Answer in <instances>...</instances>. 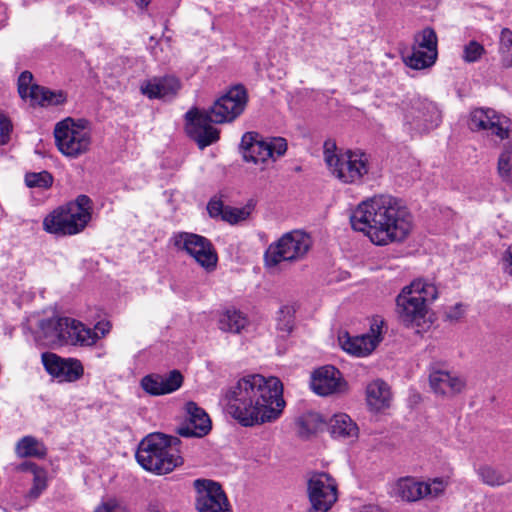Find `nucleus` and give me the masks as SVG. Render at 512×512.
I'll return each instance as SVG.
<instances>
[{
	"label": "nucleus",
	"mask_w": 512,
	"mask_h": 512,
	"mask_svg": "<svg viewBox=\"0 0 512 512\" xmlns=\"http://www.w3.org/2000/svg\"><path fill=\"white\" fill-rule=\"evenodd\" d=\"M225 399L229 414L245 427L275 421L285 406L281 381L260 374L240 378L228 389Z\"/></svg>",
	"instance_id": "f257e3e1"
},
{
	"label": "nucleus",
	"mask_w": 512,
	"mask_h": 512,
	"mask_svg": "<svg viewBox=\"0 0 512 512\" xmlns=\"http://www.w3.org/2000/svg\"><path fill=\"white\" fill-rule=\"evenodd\" d=\"M352 228L363 232L379 246L403 241L411 232L413 219L402 203L387 195L361 202L350 218Z\"/></svg>",
	"instance_id": "f03ea898"
},
{
	"label": "nucleus",
	"mask_w": 512,
	"mask_h": 512,
	"mask_svg": "<svg viewBox=\"0 0 512 512\" xmlns=\"http://www.w3.org/2000/svg\"><path fill=\"white\" fill-rule=\"evenodd\" d=\"M180 440L163 433H151L139 444L137 462L147 471L158 475L172 472L183 463L179 455Z\"/></svg>",
	"instance_id": "7ed1b4c3"
},
{
	"label": "nucleus",
	"mask_w": 512,
	"mask_h": 512,
	"mask_svg": "<svg viewBox=\"0 0 512 512\" xmlns=\"http://www.w3.org/2000/svg\"><path fill=\"white\" fill-rule=\"evenodd\" d=\"M438 297L434 284L422 279L403 287L396 297V314L406 328H420L426 321L428 305Z\"/></svg>",
	"instance_id": "20e7f679"
},
{
	"label": "nucleus",
	"mask_w": 512,
	"mask_h": 512,
	"mask_svg": "<svg viewBox=\"0 0 512 512\" xmlns=\"http://www.w3.org/2000/svg\"><path fill=\"white\" fill-rule=\"evenodd\" d=\"M92 201L79 195L74 201L59 206L43 219V230L56 236H71L82 232L91 220Z\"/></svg>",
	"instance_id": "39448f33"
},
{
	"label": "nucleus",
	"mask_w": 512,
	"mask_h": 512,
	"mask_svg": "<svg viewBox=\"0 0 512 512\" xmlns=\"http://www.w3.org/2000/svg\"><path fill=\"white\" fill-rule=\"evenodd\" d=\"M336 144L327 140L323 146L325 164L333 177L344 184H359L369 172L368 156L361 151L337 153Z\"/></svg>",
	"instance_id": "423d86ee"
},
{
	"label": "nucleus",
	"mask_w": 512,
	"mask_h": 512,
	"mask_svg": "<svg viewBox=\"0 0 512 512\" xmlns=\"http://www.w3.org/2000/svg\"><path fill=\"white\" fill-rule=\"evenodd\" d=\"M311 247L312 239L306 232L301 230L287 232L268 246L264 254L265 265L275 267L281 262L301 261Z\"/></svg>",
	"instance_id": "0eeeda50"
},
{
	"label": "nucleus",
	"mask_w": 512,
	"mask_h": 512,
	"mask_svg": "<svg viewBox=\"0 0 512 512\" xmlns=\"http://www.w3.org/2000/svg\"><path fill=\"white\" fill-rule=\"evenodd\" d=\"M54 138L58 150L73 159L87 153L92 144L91 133L82 121L76 122L69 117L56 124Z\"/></svg>",
	"instance_id": "6e6552de"
},
{
	"label": "nucleus",
	"mask_w": 512,
	"mask_h": 512,
	"mask_svg": "<svg viewBox=\"0 0 512 512\" xmlns=\"http://www.w3.org/2000/svg\"><path fill=\"white\" fill-rule=\"evenodd\" d=\"M241 149L246 162L264 165L268 160L275 161L287 151V142L282 137L260 139L255 132H246L241 139Z\"/></svg>",
	"instance_id": "1a4fd4ad"
},
{
	"label": "nucleus",
	"mask_w": 512,
	"mask_h": 512,
	"mask_svg": "<svg viewBox=\"0 0 512 512\" xmlns=\"http://www.w3.org/2000/svg\"><path fill=\"white\" fill-rule=\"evenodd\" d=\"M247 102L248 94L245 87L235 85L204 111L215 124L228 123L234 121L244 112Z\"/></svg>",
	"instance_id": "9d476101"
},
{
	"label": "nucleus",
	"mask_w": 512,
	"mask_h": 512,
	"mask_svg": "<svg viewBox=\"0 0 512 512\" xmlns=\"http://www.w3.org/2000/svg\"><path fill=\"white\" fill-rule=\"evenodd\" d=\"M171 241L177 250L185 251L207 271L215 269L217 254L207 238L194 233L177 232L173 234Z\"/></svg>",
	"instance_id": "9b49d317"
},
{
	"label": "nucleus",
	"mask_w": 512,
	"mask_h": 512,
	"mask_svg": "<svg viewBox=\"0 0 512 512\" xmlns=\"http://www.w3.org/2000/svg\"><path fill=\"white\" fill-rule=\"evenodd\" d=\"M447 486L448 480L440 477L427 482L416 481L407 477L397 481L395 491L402 500L416 502L421 499H435L441 496Z\"/></svg>",
	"instance_id": "f8f14e48"
},
{
	"label": "nucleus",
	"mask_w": 512,
	"mask_h": 512,
	"mask_svg": "<svg viewBox=\"0 0 512 512\" xmlns=\"http://www.w3.org/2000/svg\"><path fill=\"white\" fill-rule=\"evenodd\" d=\"M384 320L373 317L369 332L360 336L351 337L348 333L339 336V343L344 351L357 357H365L371 354L382 341Z\"/></svg>",
	"instance_id": "ddd939ff"
},
{
	"label": "nucleus",
	"mask_w": 512,
	"mask_h": 512,
	"mask_svg": "<svg viewBox=\"0 0 512 512\" xmlns=\"http://www.w3.org/2000/svg\"><path fill=\"white\" fill-rule=\"evenodd\" d=\"M193 486L196 492L195 507L199 512H229L227 497L219 483L196 479Z\"/></svg>",
	"instance_id": "4468645a"
},
{
	"label": "nucleus",
	"mask_w": 512,
	"mask_h": 512,
	"mask_svg": "<svg viewBox=\"0 0 512 512\" xmlns=\"http://www.w3.org/2000/svg\"><path fill=\"white\" fill-rule=\"evenodd\" d=\"M309 512H327L337 501V485L327 473L314 474L308 481Z\"/></svg>",
	"instance_id": "2eb2a0df"
},
{
	"label": "nucleus",
	"mask_w": 512,
	"mask_h": 512,
	"mask_svg": "<svg viewBox=\"0 0 512 512\" xmlns=\"http://www.w3.org/2000/svg\"><path fill=\"white\" fill-rule=\"evenodd\" d=\"M509 119L491 108H476L471 111L469 127L472 131H486L499 140L509 138Z\"/></svg>",
	"instance_id": "dca6fc26"
},
{
	"label": "nucleus",
	"mask_w": 512,
	"mask_h": 512,
	"mask_svg": "<svg viewBox=\"0 0 512 512\" xmlns=\"http://www.w3.org/2000/svg\"><path fill=\"white\" fill-rule=\"evenodd\" d=\"M187 133L200 149L219 140V130L212 126L209 115L204 110L192 109L186 113Z\"/></svg>",
	"instance_id": "f3484780"
},
{
	"label": "nucleus",
	"mask_w": 512,
	"mask_h": 512,
	"mask_svg": "<svg viewBox=\"0 0 512 512\" xmlns=\"http://www.w3.org/2000/svg\"><path fill=\"white\" fill-rule=\"evenodd\" d=\"M41 359L47 373L60 382H74L83 376V365L77 359L61 358L51 352L43 353Z\"/></svg>",
	"instance_id": "a211bd4d"
},
{
	"label": "nucleus",
	"mask_w": 512,
	"mask_h": 512,
	"mask_svg": "<svg viewBox=\"0 0 512 512\" xmlns=\"http://www.w3.org/2000/svg\"><path fill=\"white\" fill-rule=\"evenodd\" d=\"M404 124L410 131L422 133L434 126L437 116L435 107L420 99L411 100L403 106Z\"/></svg>",
	"instance_id": "6ab92c4d"
},
{
	"label": "nucleus",
	"mask_w": 512,
	"mask_h": 512,
	"mask_svg": "<svg viewBox=\"0 0 512 512\" xmlns=\"http://www.w3.org/2000/svg\"><path fill=\"white\" fill-rule=\"evenodd\" d=\"M310 386L320 396L342 393L347 389L341 372L330 365L320 367L312 373Z\"/></svg>",
	"instance_id": "aec40b11"
},
{
	"label": "nucleus",
	"mask_w": 512,
	"mask_h": 512,
	"mask_svg": "<svg viewBox=\"0 0 512 512\" xmlns=\"http://www.w3.org/2000/svg\"><path fill=\"white\" fill-rule=\"evenodd\" d=\"M183 383V376L178 370L168 374H150L141 380L143 390L153 396L165 395L178 390Z\"/></svg>",
	"instance_id": "412c9836"
},
{
	"label": "nucleus",
	"mask_w": 512,
	"mask_h": 512,
	"mask_svg": "<svg viewBox=\"0 0 512 512\" xmlns=\"http://www.w3.org/2000/svg\"><path fill=\"white\" fill-rule=\"evenodd\" d=\"M429 384L430 388L437 396L450 398L464 390L466 381L456 373L436 370L430 373Z\"/></svg>",
	"instance_id": "4be33fe9"
},
{
	"label": "nucleus",
	"mask_w": 512,
	"mask_h": 512,
	"mask_svg": "<svg viewBox=\"0 0 512 512\" xmlns=\"http://www.w3.org/2000/svg\"><path fill=\"white\" fill-rule=\"evenodd\" d=\"M181 88V83L174 76L154 77L140 85V91L149 99H171Z\"/></svg>",
	"instance_id": "5701e85b"
},
{
	"label": "nucleus",
	"mask_w": 512,
	"mask_h": 512,
	"mask_svg": "<svg viewBox=\"0 0 512 512\" xmlns=\"http://www.w3.org/2000/svg\"><path fill=\"white\" fill-rule=\"evenodd\" d=\"M186 412L188 424L178 429L179 435L183 437L207 435L211 430V420L204 409L191 401L186 404Z\"/></svg>",
	"instance_id": "b1692460"
},
{
	"label": "nucleus",
	"mask_w": 512,
	"mask_h": 512,
	"mask_svg": "<svg viewBox=\"0 0 512 512\" xmlns=\"http://www.w3.org/2000/svg\"><path fill=\"white\" fill-rule=\"evenodd\" d=\"M70 323V318L53 317L41 320L39 323L40 338L46 344H65L66 331Z\"/></svg>",
	"instance_id": "393cba45"
},
{
	"label": "nucleus",
	"mask_w": 512,
	"mask_h": 512,
	"mask_svg": "<svg viewBox=\"0 0 512 512\" xmlns=\"http://www.w3.org/2000/svg\"><path fill=\"white\" fill-rule=\"evenodd\" d=\"M329 432L334 439L354 442L358 438L359 429L347 414L334 415L328 424Z\"/></svg>",
	"instance_id": "a878e982"
},
{
	"label": "nucleus",
	"mask_w": 512,
	"mask_h": 512,
	"mask_svg": "<svg viewBox=\"0 0 512 512\" xmlns=\"http://www.w3.org/2000/svg\"><path fill=\"white\" fill-rule=\"evenodd\" d=\"M65 333V344L91 346L100 339L96 331L85 327L81 322L71 318L68 330Z\"/></svg>",
	"instance_id": "bb28decb"
},
{
	"label": "nucleus",
	"mask_w": 512,
	"mask_h": 512,
	"mask_svg": "<svg viewBox=\"0 0 512 512\" xmlns=\"http://www.w3.org/2000/svg\"><path fill=\"white\" fill-rule=\"evenodd\" d=\"M366 400L371 410L381 411L390 405L391 392L389 386L382 380H375L366 388Z\"/></svg>",
	"instance_id": "cd10ccee"
},
{
	"label": "nucleus",
	"mask_w": 512,
	"mask_h": 512,
	"mask_svg": "<svg viewBox=\"0 0 512 512\" xmlns=\"http://www.w3.org/2000/svg\"><path fill=\"white\" fill-rule=\"evenodd\" d=\"M29 99L32 105L59 106L66 102L67 95L61 90L52 91L44 86L34 85L29 93Z\"/></svg>",
	"instance_id": "c85d7f7f"
},
{
	"label": "nucleus",
	"mask_w": 512,
	"mask_h": 512,
	"mask_svg": "<svg viewBox=\"0 0 512 512\" xmlns=\"http://www.w3.org/2000/svg\"><path fill=\"white\" fill-rule=\"evenodd\" d=\"M325 425L326 422L321 414L308 412L297 420L298 434L302 438H308L322 431Z\"/></svg>",
	"instance_id": "c756f323"
},
{
	"label": "nucleus",
	"mask_w": 512,
	"mask_h": 512,
	"mask_svg": "<svg viewBox=\"0 0 512 512\" xmlns=\"http://www.w3.org/2000/svg\"><path fill=\"white\" fill-rule=\"evenodd\" d=\"M219 328L224 332L240 333L248 324L246 316L236 310L227 309L219 317Z\"/></svg>",
	"instance_id": "7c9ffc66"
},
{
	"label": "nucleus",
	"mask_w": 512,
	"mask_h": 512,
	"mask_svg": "<svg viewBox=\"0 0 512 512\" xmlns=\"http://www.w3.org/2000/svg\"><path fill=\"white\" fill-rule=\"evenodd\" d=\"M475 471L481 482L490 487L503 486L512 481L511 475L504 474L488 464L480 465Z\"/></svg>",
	"instance_id": "2f4dec72"
},
{
	"label": "nucleus",
	"mask_w": 512,
	"mask_h": 512,
	"mask_svg": "<svg viewBox=\"0 0 512 512\" xmlns=\"http://www.w3.org/2000/svg\"><path fill=\"white\" fill-rule=\"evenodd\" d=\"M437 59V53H430L419 47H412L409 54L403 56L404 63L415 70L431 67Z\"/></svg>",
	"instance_id": "473e14b6"
},
{
	"label": "nucleus",
	"mask_w": 512,
	"mask_h": 512,
	"mask_svg": "<svg viewBox=\"0 0 512 512\" xmlns=\"http://www.w3.org/2000/svg\"><path fill=\"white\" fill-rule=\"evenodd\" d=\"M16 453L19 457L43 458L47 454L45 445L32 436H25L16 445Z\"/></svg>",
	"instance_id": "72a5a7b5"
},
{
	"label": "nucleus",
	"mask_w": 512,
	"mask_h": 512,
	"mask_svg": "<svg viewBox=\"0 0 512 512\" xmlns=\"http://www.w3.org/2000/svg\"><path fill=\"white\" fill-rule=\"evenodd\" d=\"M498 53L500 55V63L503 68L512 67V31L503 28L499 38Z\"/></svg>",
	"instance_id": "f704fd0d"
},
{
	"label": "nucleus",
	"mask_w": 512,
	"mask_h": 512,
	"mask_svg": "<svg viewBox=\"0 0 512 512\" xmlns=\"http://www.w3.org/2000/svg\"><path fill=\"white\" fill-rule=\"evenodd\" d=\"M21 470H31L34 474L33 485L29 491L31 498H38L39 495L46 489V475L45 472L39 469L34 463L25 462L19 466Z\"/></svg>",
	"instance_id": "c9c22d12"
},
{
	"label": "nucleus",
	"mask_w": 512,
	"mask_h": 512,
	"mask_svg": "<svg viewBox=\"0 0 512 512\" xmlns=\"http://www.w3.org/2000/svg\"><path fill=\"white\" fill-rule=\"evenodd\" d=\"M415 47L437 53V35L432 28H425L415 36Z\"/></svg>",
	"instance_id": "e433bc0d"
},
{
	"label": "nucleus",
	"mask_w": 512,
	"mask_h": 512,
	"mask_svg": "<svg viewBox=\"0 0 512 512\" xmlns=\"http://www.w3.org/2000/svg\"><path fill=\"white\" fill-rule=\"evenodd\" d=\"M511 156H512V145L506 144L503 151L499 155L497 163V172L500 178L505 182L511 181Z\"/></svg>",
	"instance_id": "4c0bfd02"
},
{
	"label": "nucleus",
	"mask_w": 512,
	"mask_h": 512,
	"mask_svg": "<svg viewBox=\"0 0 512 512\" xmlns=\"http://www.w3.org/2000/svg\"><path fill=\"white\" fill-rule=\"evenodd\" d=\"M251 211L252 208L249 205L241 208L226 206L222 220L234 225L246 220L250 216Z\"/></svg>",
	"instance_id": "58836bf2"
},
{
	"label": "nucleus",
	"mask_w": 512,
	"mask_h": 512,
	"mask_svg": "<svg viewBox=\"0 0 512 512\" xmlns=\"http://www.w3.org/2000/svg\"><path fill=\"white\" fill-rule=\"evenodd\" d=\"M484 46L476 40L469 41L463 47L462 59L466 63H475L485 54Z\"/></svg>",
	"instance_id": "ea45409f"
},
{
	"label": "nucleus",
	"mask_w": 512,
	"mask_h": 512,
	"mask_svg": "<svg viewBox=\"0 0 512 512\" xmlns=\"http://www.w3.org/2000/svg\"><path fill=\"white\" fill-rule=\"evenodd\" d=\"M25 183L28 187L49 188L53 183L52 175L47 171L27 173Z\"/></svg>",
	"instance_id": "a19ab883"
},
{
	"label": "nucleus",
	"mask_w": 512,
	"mask_h": 512,
	"mask_svg": "<svg viewBox=\"0 0 512 512\" xmlns=\"http://www.w3.org/2000/svg\"><path fill=\"white\" fill-rule=\"evenodd\" d=\"M33 75L29 71H24L18 78V93L22 99L29 98V93L35 84L32 83Z\"/></svg>",
	"instance_id": "79ce46f5"
},
{
	"label": "nucleus",
	"mask_w": 512,
	"mask_h": 512,
	"mask_svg": "<svg viewBox=\"0 0 512 512\" xmlns=\"http://www.w3.org/2000/svg\"><path fill=\"white\" fill-rule=\"evenodd\" d=\"M12 131L13 124L10 118L0 111V145H6L9 142Z\"/></svg>",
	"instance_id": "37998d69"
},
{
	"label": "nucleus",
	"mask_w": 512,
	"mask_h": 512,
	"mask_svg": "<svg viewBox=\"0 0 512 512\" xmlns=\"http://www.w3.org/2000/svg\"><path fill=\"white\" fill-rule=\"evenodd\" d=\"M94 512H126V510L118 500L108 499L98 505Z\"/></svg>",
	"instance_id": "c03bdc74"
},
{
	"label": "nucleus",
	"mask_w": 512,
	"mask_h": 512,
	"mask_svg": "<svg viewBox=\"0 0 512 512\" xmlns=\"http://www.w3.org/2000/svg\"><path fill=\"white\" fill-rule=\"evenodd\" d=\"M226 206L219 199H211L207 205V211L212 218L221 217L223 218V214L225 212Z\"/></svg>",
	"instance_id": "a18cd8bd"
},
{
	"label": "nucleus",
	"mask_w": 512,
	"mask_h": 512,
	"mask_svg": "<svg viewBox=\"0 0 512 512\" xmlns=\"http://www.w3.org/2000/svg\"><path fill=\"white\" fill-rule=\"evenodd\" d=\"M111 329V325L109 322H105V321H100L98 322L94 329H92L93 331H96L100 338L101 337H104Z\"/></svg>",
	"instance_id": "49530a36"
},
{
	"label": "nucleus",
	"mask_w": 512,
	"mask_h": 512,
	"mask_svg": "<svg viewBox=\"0 0 512 512\" xmlns=\"http://www.w3.org/2000/svg\"><path fill=\"white\" fill-rule=\"evenodd\" d=\"M504 271L512 277V245L506 252Z\"/></svg>",
	"instance_id": "de8ad7c7"
},
{
	"label": "nucleus",
	"mask_w": 512,
	"mask_h": 512,
	"mask_svg": "<svg viewBox=\"0 0 512 512\" xmlns=\"http://www.w3.org/2000/svg\"><path fill=\"white\" fill-rule=\"evenodd\" d=\"M278 329L290 333L293 329L292 321L290 319L284 320L278 323Z\"/></svg>",
	"instance_id": "09e8293b"
},
{
	"label": "nucleus",
	"mask_w": 512,
	"mask_h": 512,
	"mask_svg": "<svg viewBox=\"0 0 512 512\" xmlns=\"http://www.w3.org/2000/svg\"><path fill=\"white\" fill-rule=\"evenodd\" d=\"M145 512H162V507L158 503H149Z\"/></svg>",
	"instance_id": "8fccbe9b"
},
{
	"label": "nucleus",
	"mask_w": 512,
	"mask_h": 512,
	"mask_svg": "<svg viewBox=\"0 0 512 512\" xmlns=\"http://www.w3.org/2000/svg\"><path fill=\"white\" fill-rule=\"evenodd\" d=\"M150 1L151 0H136V5L139 8L143 9V8H146L149 5Z\"/></svg>",
	"instance_id": "3c124183"
},
{
	"label": "nucleus",
	"mask_w": 512,
	"mask_h": 512,
	"mask_svg": "<svg viewBox=\"0 0 512 512\" xmlns=\"http://www.w3.org/2000/svg\"><path fill=\"white\" fill-rule=\"evenodd\" d=\"M361 512H378V508L376 506H364L361 510Z\"/></svg>",
	"instance_id": "603ef678"
},
{
	"label": "nucleus",
	"mask_w": 512,
	"mask_h": 512,
	"mask_svg": "<svg viewBox=\"0 0 512 512\" xmlns=\"http://www.w3.org/2000/svg\"><path fill=\"white\" fill-rule=\"evenodd\" d=\"M461 313H462L461 311H457V312H454V313L449 312V313L447 314V316H448V318H450V319H457V318H459V317H460Z\"/></svg>",
	"instance_id": "864d4df0"
},
{
	"label": "nucleus",
	"mask_w": 512,
	"mask_h": 512,
	"mask_svg": "<svg viewBox=\"0 0 512 512\" xmlns=\"http://www.w3.org/2000/svg\"><path fill=\"white\" fill-rule=\"evenodd\" d=\"M459 309H461V305H456L455 310H459Z\"/></svg>",
	"instance_id": "5fc2aeb1"
}]
</instances>
